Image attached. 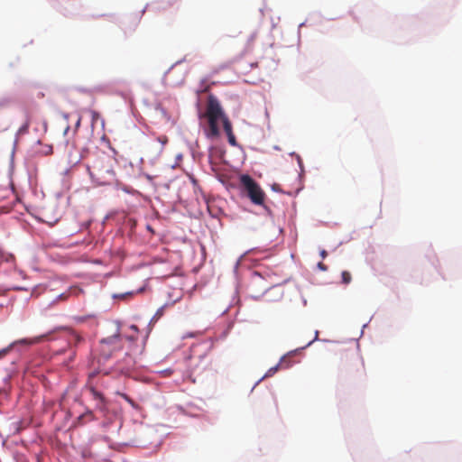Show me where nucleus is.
<instances>
[{"mask_svg":"<svg viewBox=\"0 0 462 462\" xmlns=\"http://www.w3.org/2000/svg\"><path fill=\"white\" fill-rule=\"evenodd\" d=\"M29 126H30V122H29V120H26V122L19 128L17 134L20 135L26 134L28 132Z\"/></svg>","mask_w":462,"mask_h":462,"instance_id":"15","label":"nucleus"},{"mask_svg":"<svg viewBox=\"0 0 462 462\" xmlns=\"http://www.w3.org/2000/svg\"><path fill=\"white\" fill-rule=\"evenodd\" d=\"M87 170L97 185H109L115 180L114 160L106 152L95 154L87 164Z\"/></svg>","mask_w":462,"mask_h":462,"instance_id":"1","label":"nucleus"},{"mask_svg":"<svg viewBox=\"0 0 462 462\" xmlns=\"http://www.w3.org/2000/svg\"><path fill=\"white\" fill-rule=\"evenodd\" d=\"M318 267H319L320 270H322V271H327V270H328L327 265H325V264H324L323 263H321V262L318 263Z\"/></svg>","mask_w":462,"mask_h":462,"instance_id":"19","label":"nucleus"},{"mask_svg":"<svg viewBox=\"0 0 462 462\" xmlns=\"http://www.w3.org/2000/svg\"><path fill=\"white\" fill-rule=\"evenodd\" d=\"M87 417L88 418V420H93V414H92V411H87L86 413H84V414L80 415V416L79 417V420H83L84 418H87Z\"/></svg>","mask_w":462,"mask_h":462,"instance_id":"17","label":"nucleus"},{"mask_svg":"<svg viewBox=\"0 0 462 462\" xmlns=\"http://www.w3.org/2000/svg\"><path fill=\"white\" fill-rule=\"evenodd\" d=\"M90 115H91V118H92V125L96 124L97 121L99 119L100 117V115L98 112L95 111V110H90Z\"/></svg>","mask_w":462,"mask_h":462,"instance_id":"16","label":"nucleus"},{"mask_svg":"<svg viewBox=\"0 0 462 462\" xmlns=\"http://www.w3.org/2000/svg\"><path fill=\"white\" fill-rule=\"evenodd\" d=\"M158 140L162 143L165 144L168 142V139L166 136H161L158 138Z\"/></svg>","mask_w":462,"mask_h":462,"instance_id":"20","label":"nucleus"},{"mask_svg":"<svg viewBox=\"0 0 462 462\" xmlns=\"http://www.w3.org/2000/svg\"><path fill=\"white\" fill-rule=\"evenodd\" d=\"M47 337H48V335L44 334V335H41L39 337H35L29 338V339L23 338V339L19 340L18 342L20 344H23V345H34V344L41 343L42 341L47 339Z\"/></svg>","mask_w":462,"mask_h":462,"instance_id":"11","label":"nucleus"},{"mask_svg":"<svg viewBox=\"0 0 462 462\" xmlns=\"http://www.w3.org/2000/svg\"><path fill=\"white\" fill-rule=\"evenodd\" d=\"M204 116L221 119L222 122L223 118H228L224 114L219 101L213 95H210L208 98L207 108Z\"/></svg>","mask_w":462,"mask_h":462,"instance_id":"4","label":"nucleus"},{"mask_svg":"<svg viewBox=\"0 0 462 462\" xmlns=\"http://www.w3.org/2000/svg\"><path fill=\"white\" fill-rule=\"evenodd\" d=\"M240 182L254 204L262 205L263 203L265 194L252 177L247 174L242 175Z\"/></svg>","mask_w":462,"mask_h":462,"instance_id":"3","label":"nucleus"},{"mask_svg":"<svg viewBox=\"0 0 462 462\" xmlns=\"http://www.w3.org/2000/svg\"><path fill=\"white\" fill-rule=\"evenodd\" d=\"M83 341V337L76 331L71 330L69 337V343L75 346L79 345Z\"/></svg>","mask_w":462,"mask_h":462,"instance_id":"12","label":"nucleus"},{"mask_svg":"<svg viewBox=\"0 0 462 462\" xmlns=\"http://www.w3.org/2000/svg\"><path fill=\"white\" fill-rule=\"evenodd\" d=\"M123 347L122 340L119 333H116L111 337L100 340L99 357L97 362H106L110 359L116 351L121 350Z\"/></svg>","mask_w":462,"mask_h":462,"instance_id":"2","label":"nucleus"},{"mask_svg":"<svg viewBox=\"0 0 462 462\" xmlns=\"http://www.w3.org/2000/svg\"><path fill=\"white\" fill-rule=\"evenodd\" d=\"M223 128L227 135L228 143H230V145L236 146V138L233 133L232 124L228 118H223Z\"/></svg>","mask_w":462,"mask_h":462,"instance_id":"10","label":"nucleus"},{"mask_svg":"<svg viewBox=\"0 0 462 462\" xmlns=\"http://www.w3.org/2000/svg\"><path fill=\"white\" fill-rule=\"evenodd\" d=\"M341 277H342V282L344 284H348L352 281L351 273L347 271H343L341 273Z\"/></svg>","mask_w":462,"mask_h":462,"instance_id":"13","label":"nucleus"},{"mask_svg":"<svg viewBox=\"0 0 462 462\" xmlns=\"http://www.w3.org/2000/svg\"><path fill=\"white\" fill-rule=\"evenodd\" d=\"M80 121H81V118H79V120H78V122H77V124H76V127H79V125H80Z\"/></svg>","mask_w":462,"mask_h":462,"instance_id":"23","label":"nucleus"},{"mask_svg":"<svg viewBox=\"0 0 462 462\" xmlns=\"http://www.w3.org/2000/svg\"><path fill=\"white\" fill-rule=\"evenodd\" d=\"M69 126H67V127H66V130H65V134L69 131Z\"/></svg>","mask_w":462,"mask_h":462,"instance_id":"24","label":"nucleus"},{"mask_svg":"<svg viewBox=\"0 0 462 462\" xmlns=\"http://www.w3.org/2000/svg\"><path fill=\"white\" fill-rule=\"evenodd\" d=\"M319 254L323 259H325L328 255V253L325 249H322V250H320Z\"/></svg>","mask_w":462,"mask_h":462,"instance_id":"21","label":"nucleus"},{"mask_svg":"<svg viewBox=\"0 0 462 462\" xmlns=\"http://www.w3.org/2000/svg\"><path fill=\"white\" fill-rule=\"evenodd\" d=\"M294 355V352H290L288 355L284 356L275 366L271 367L263 377L273 376L280 368L285 369L291 367V364L288 361V359Z\"/></svg>","mask_w":462,"mask_h":462,"instance_id":"7","label":"nucleus"},{"mask_svg":"<svg viewBox=\"0 0 462 462\" xmlns=\"http://www.w3.org/2000/svg\"><path fill=\"white\" fill-rule=\"evenodd\" d=\"M134 367V360L132 356L126 354L122 362H119L115 366V371L127 374Z\"/></svg>","mask_w":462,"mask_h":462,"instance_id":"6","label":"nucleus"},{"mask_svg":"<svg viewBox=\"0 0 462 462\" xmlns=\"http://www.w3.org/2000/svg\"><path fill=\"white\" fill-rule=\"evenodd\" d=\"M208 119V127L206 130V134L208 138H215L219 135L218 121L220 119L206 117Z\"/></svg>","mask_w":462,"mask_h":462,"instance_id":"8","label":"nucleus"},{"mask_svg":"<svg viewBox=\"0 0 462 462\" xmlns=\"http://www.w3.org/2000/svg\"><path fill=\"white\" fill-rule=\"evenodd\" d=\"M89 392H90V394L93 398V400H95L97 402V409H98L100 411H104L106 410V400H105V397L103 396V394L98 392L95 387L93 386H90L88 388Z\"/></svg>","mask_w":462,"mask_h":462,"instance_id":"9","label":"nucleus"},{"mask_svg":"<svg viewBox=\"0 0 462 462\" xmlns=\"http://www.w3.org/2000/svg\"><path fill=\"white\" fill-rule=\"evenodd\" d=\"M120 397H122L124 400H125L133 408H137L138 405L135 403V402L130 398L127 394L125 393H118Z\"/></svg>","mask_w":462,"mask_h":462,"instance_id":"14","label":"nucleus"},{"mask_svg":"<svg viewBox=\"0 0 462 462\" xmlns=\"http://www.w3.org/2000/svg\"><path fill=\"white\" fill-rule=\"evenodd\" d=\"M346 368L349 373L363 374L365 365L362 358L356 353L346 356Z\"/></svg>","mask_w":462,"mask_h":462,"instance_id":"5","label":"nucleus"},{"mask_svg":"<svg viewBox=\"0 0 462 462\" xmlns=\"http://www.w3.org/2000/svg\"><path fill=\"white\" fill-rule=\"evenodd\" d=\"M103 372V369L99 367L98 371H94L89 374V377H94L97 373Z\"/></svg>","mask_w":462,"mask_h":462,"instance_id":"22","label":"nucleus"},{"mask_svg":"<svg viewBox=\"0 0 462 462\" xmlns=\"http://www.w3.org/2000/svg\"><path fill=\"white\" fill-rule=\"evenodd\" d=\"M133 293L132 292H127V293H125V294H120V295H114V298H121V299H125L128 296H131Z\"/></svg>","mask_w":462,"mask_h":462,"instance_id":"18","label":"nucleus"}]
</instances>
